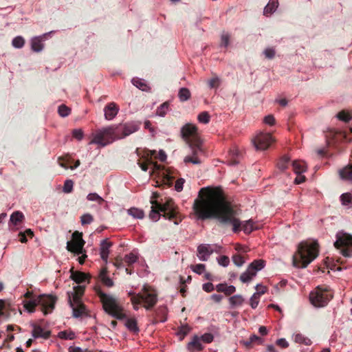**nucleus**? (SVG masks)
Masks as SVG:
<instances>
[{"instance_id": "1", "label": "nucleus", "mask_w": 352, "mask_h": 352, "mask_svg": "<svg viewBox=\"0 0 352 352\" xmlns=\"http://www.w3.org/2000/svg\"><path fill=\"white\" fill-rule=\"evenodd\" d=\"M216 219L222 226H232L236 233L243 230L245 234L257 229L252 219L243 223L236 218V212L228 202L221 190L209 187L199 190V219Z\"/></svg>"}, {"instance_id": "2", "label": "nucleus", "mask_w": 352, "mask_h": 352, "mask_svg": "<svg viewBox=\"0 0 352 352\" xmlns=\"http://www.w3.org/2000/svg\"><path fill=\"white\" fill-rule=\"evenodd\" d=\"M140 121H130L119 124H113L102 127L92 134V140L89 144H97L104 147L116 140L124 139L129 135L138 131L141 126Z\"/></svg>"}, {"instance_id": "3", "label": "nucleus", "mask_w": 352, "mask_h": 352, "mask_svg": "<svg viewBox=\"0 0 352 352\" xmlns=\"http://www.w3.org/2000/svg\"><path fill=\"white\" fill-rule=\"evenodd\" d=\"M96 293L99 297L105 313L111 317L122 320H125L124 325L129 331L138 333L140 329L138 326V321L135 318H127L124 313L123 307L112 296L104 293L100 287L95 288Z\"/></svg>"}, {"instance_id": "4", "label": "nucleus", "mask_w": 352, "mask_h": 352, "mask_svg": "<svg viewBox=\"0 0 352 352\" xmlns=\"http://www.w3.org/2000/svg\"><path fill=\"white\" fill-rule=\"evenodd\" d=\"M180 136L182 139L186 142L190 151L192 153V155H188L184 157V163L198 164V157L197 156L198 151L197 127L190 123L186 124L181 128Z\"/></svg>"}, {"instance_id": "5", "label": "nucleus", "mask_w": 352, "mask_h": 352, "mask_svg": "<svg viewBox=\"0 0 352 352\" xmlns=\"http://www.w3.org/2000/svg\"><path fill=\"white\" fill-rule=\"evenodd\" d=\"M152 206L149 213L150 219L157 221L162 216L166 219H176L178 215L177 208L173 199L165 197L161 201H151Z\"/></svg>"}, {"instance_id": "6", "label": "nucleus", "mask_w": 352, "mask_h": 352, "mask_svg": "<svg viewBox=\"0 0 352 352\" xmlns=\"http://www.w3.org/2000/svg\"><path fill=\"white\" fill-rule=\"evenodd\" d=\"M318 255L317 243L301 242L293 256V265L298 268L306 267Z\"/></svg>"}, {"instance_id": "7", "label": "nucleus", "mask_w": 352, "mask_h": 352, "mask_svg": "<svg viewBox=\"0 0 352 352\" xmlns=\"http://www.w3.org/2000/svg\"><path fill=\"white\" fill-rule=\"evenodd\" d=\"M56 299V297L52 295L41 294L25 302L24 308L28 312L33 313L36 307L41 306L43 314L47 315L54 309Z\"/></svg>"}, {"instance_id": "8", "label": "nucleus", "mask_w": 352, "mask_h": 352, "mask_svg": "<svg viewBox=\"0 0 352 352\" xmlns=\"http://www.w3.org/2000/svg\"><path fill=\"white\" fill-rule=\"evenodd\" d=\"M332 298V292L327 287L324 286H318L309 294L311 303L317 307H325Z\"/></svg>"}, {"instance_id": "9", "label": "nucleus", "mask_w": 352, "mask_h": 352, "mask_svg": "<svg viewBox=\"0 0 352 352\" xmlns=\"http://www.w3.org/2000/svg\"><path fill=\"white\" fill-rule=\"evenodd\" d=\"M140 297L142 303L146 310L151 309L157 302V294L156 291L151 286L144 285L141 292L137 294Z\"/></svg>"}, {"instance_id": "10", "label": "nucleus", "mask_w": 352, "mask_h": 352, "mask_svg": "<svg viewBox=\"0 0 352 352\" xmlns=\"http://www.w3.org/2000/svg\"><path fill=\"white\" fill-rule=\"evenodd\" d=\"M336 249L340 250V253L345 257L352 256V236L347 234H343L338 236L337 240L334 243Z\"/></svg>"}, {"instance_id": "11", "label": "nucleus", "mask_w": 352, "mask_h": 352, "mask_svg": "<svg viewBox=\"0 0 352 352\" xmlns=\"http://www.w3.org/2000/svg\"><path fill=\"white\" fill-rule=\"evenodd\" d=\"M72 237V241L67 242V250L77 255H80V254L85 252V250H84L85 241L82 239V233L79 232L78 231H75L73 232Z\"/></svg>"}, {"instance_id": "12", "label": "nucleus", "mask_w": 352, "mask_h": 352, "mask_svg": "<svg viewBox=\"0 0 352 352\" xmlns=\"http://www.w3.org/2000/svg\"><path fill=\"white\" fill-rule=\"evenodd\" d=\"M69 304L72 309V314L74 318H79L88 316L86 306L77 294H73L72 298L69 297Z\"/></svg>"}, {"instance_id": "13", "label": "nucleus", "mask_w": 352, "mask_h": 352, "mask_svg": "<svg viewBox=\"0 0 352 352\" xmlns=\"http://www.w3.org/2000/svg\"><path fill=\"white\" fill-rule=\"evenodd\" d=\"M274 141L272 134L260 133L252 140V143L256 150H266Z\"/></svg>"}, {"instance_id": "14", "label": "nucleus", "mask_w": 352, "mask_h": 352, "mask_svg": "<svg viewBox=\"0 0 352 352\" xmlns=\"http://www.w3.org/2000/svg\"><path fill=\"white\" fill-rule=\"evenodd\" d=\"M119 107L113 102L108 103L104 108V118L107 120H113L119 112Z\"/></svg>"}, {"instance_id": "15", "label": "nucleus", "mask_w": 352, "mask_h": 352, "mask_svg": "<svg viewBox=\"0 0 352 352\" xmlns=\"http://www.w3.org/2000/svg\"><path fill=\"white\" fill-rule=\"evenodd\" d=\"M47 35V34H44L41 36H35L32 38L30 41L31 49L32 51L35 52H40L44 48L43 41L44 38Z\"/></svg>"}, {"instance_id": "16", "label": "nucleus", "mask_w": 352, "mask_h": 352, "mask_svg": "<svg viewBox=\"0 0 352 352\" xmlns=\"http://www.w3.org/2000/svg\"><path fill=\"white\" fill-rule=\"evenodd\" d=\"M112 243L108 241L107 239H103L100 243V255L101 259L107 262L109 254V248L111 247Z\"/></svg>"}, {"instance_id": "17", "label": "nucleus", "mask_w": 352, "mask_h": 352, "mask_svg": "<svg viewBox=\"0 0 352 352\" xmlns=\"http://www.w3.org/2000/svg\"><path fill=\"white\" fill-rule=\"evenodd\" d=\"M218 333V329L215 326H212L208 329V332L204 333L199 337V341L205 343H210L213 341L214 336Z\"/></svg>"}, {"instance_id": "18", "label": "nucleus", "mask_w": 352, "mask_h": 352, "mask_svg": "<svg viewBox=\"0 0 352 352\" xmlns=\"http://www.w3.org/2000/svg\"><path fill=\"white\" fill-rule=\"evenodd\" d=\"M213 252L214 248L210 245H199V260L206 261Z\"/></svg>"}, {"instance_id": "19", "label": "nucleus", "mask_w": 352, "mask_h": 352, "mask_svg": "<svg viewBox=\"0 0 352 352\" xmlns=\"http://www.w3.org/2000/svg\"><path fill=\"white\" fill-rule=\"evenodd\" d=\"M70 278L78 284H86L89 281L88 275L81 272H72Z\"/></svg>"}, {"instance_id": "20", "label": "nucleus", "mask_w": 352, "mask_h": 352, "mask_svg": "<svg viewBox=\"0 0 352 352\" xmlns=\"http://www.w3.org/2000/svg\"><path fill=\"white\" fill-rule=\"evenodd\" d=\"M98 278L102 283L107 287H111L114 285L113 280L107 275V270L106 268L101 269Z\"/></svg>"}, {"instance_id": "21", "label": "nucleus", "mask_w": 352, "mask_h": 352, "mask_svg": "<svg viewBox=\"0 0 352 352\" xmlns=\"http://www.w3.org/2000/svg\"><path fill=\"white\" fill-rule=\"evenodd\" d=\"M131 83L143 91L148 92L151 90L150 86L146 83V81L144 79L134 77L131 79Z\"/></svg>"}, {"instance_id": "22", "label": "nucleus", "mask_w": 352, "mask_h": 352, "mask_svg": "<svg viewBox=\"0 0 352 352\" xmlns=\"http://www.w3.org/2000/svg\"><path fill=\"white\" fill-rule=\"evenodd\" d=\"M32 334L34 338L47 339L50 336V331L44 330L41 326L34 325Z\"/></svg>"}, {"instance_id": "23", "label": "nucleus", "mask_w": 352, "mask_h": 352, "mask_svg": "<svg viewBox=\"0 0 352 352\" xmlns=\"http://www.w3.org/2000/svg\"><path fill=\"white\" fill-rule=\"evenodd\" d=\"M23 219V214L20 211H15L10 216L9 226L11 227L12 225L16 226L18 223L22 222Z\"/></svg>"}, {"instance_id": "24", "label": "nucleus", "mask_w": 352, "mask_h": 352, "mask_svg": "<svg viewBox=\"0 0 352 352\" xmlns=\"http://www.w3.org/2000/svg\"><path fill=\"white\" fill-rule=\"evenodd\" d=\"M340 175L342 179L352 182V164L341 169Z\"/></svg>"}, {"instance_id": "25", "label": "nucleus", "mask_w": 352, "mask_h": 352, "mask_svg": "<svg viewBox=\"0 0 352 352\" xmlns=\"http://www.w3.org/2000/svg\"><path fill=\"white\" fill-rule=\"evenodd\" d=\"M232 35L228 32L223 31L221 34L220 46L227 48L231 43Z\"/></svg>"}, {"instance_id": "26", "label": "nucleus", "mask_w": 352, "mask_h": 352, "mask_svg": "<svg viewBox=\"0 0 352 352\" xmlns=\"http://www.w3.org/2000/svg\"><path fill=\"white\" fill-rule=\"evenodd\" d=\"M129 215L133 217L135 219H142L144 217V212L142 209L132 207L127 210Z\"/></svg>"}, {"instance_id": "27", "label": "nucleus", "mask_w": 352, "mask_h": 352, "mask_svg": "<svg viewBox=\"0 0 352 352\" xmlns=\"http://www.w3.org/2000/svg\"><path fill=\"white\" fill-rule=\"evenodd\" d=\"M190 330L191 328L188 324L182 325L178 328L175 335L179 338V340H182L190 333Z\"/></svg>"}, {"instance_id": "28", "label": "nucleus", "mask_w": 352, "mask_h": 352, "mask_svg": "<svg viewBox=\"0 0 352 352\" xmlns=\"http://www.w3.org/2000/svg\"><path fill=\"white\" fill-rule=\"evenodd\" d=\"M292 167L296 174H301L306 170V164L303 161H294Z\"/></svg>"}, {"instance_id": "29", "label": "nucleus", "mask_w": 352, "mask_h": 352, "mask_svg": "<svg viewBox=\"0 0 352 352\" xmlns=\"http://www.w3.org/2000/svg\"><path fill=\"white\" fill-rule=\"evenodd\" d=\"M58 337L65 340H73L76 338V334L73 331L65 330L60 331Z\"/></svg>"}, {"instance_id": "30", "label": "nucleus", "mask_w": 352, "mask_h": 352, "mask_svg": "<svg viewBox=\"0 0 352 352\" xmlns=\"http://www.w3.org/2000/svg\"><path fill=\"white\" fill-rule=\"evenodd\" d=\"M278 0H270L269 3L264 8V14H268L273 13L278 8Z\"/></svg>"}, {"instance_id": "31", "label": "nucleus", "mask_w": 352, "mask_h": 352, "mask_svg": "<svg viewBox=\"0 0 352 352\" xmlns=\"http://www.w3.org/2000/svg\"><path fill=\"white\" fill-rule=\"evenodd\" d=\"M294 340L296 343L303 344L307 346H309L312 343L311 340L309 338L305 337L301 333L295 334L294 336Z\"/></svg>"}, {"instance_id": "32", "label": "nucleus", "mask_w": 352, "mask_h": 352, "mask_svg": "<svg viewBox=\"0 0 352 352\" xmlns=\"http://www.w3.org/2000/svg\"><path fill=\"white\" fill-rule=\"evenodd\" d=\"M265 261L260 259V260H255L252 263L250 264L248 266V268L250 270H255V274H256V272L258 270H261L263 269L265 266Z\"/></svg>"}, {"instance_id": "33", "label": "nucleus", "mask_w": 352, "mask_h": 352, "mask_svg": "<svg viewBox=\"0 0 352 352\" xmlns=\"http://www.w3.org/2000/svg\"><path fill=\"white\" fill-rule=\"evenodd\" d=\"M255 275V270H250L248 267L247 270L241 275L240 280L243 283H248L250 281Z\"/></svg>"}, {"instance_id": "34", "label": "nucleus", "mask_w": 352, "mask_h": 352, "mask_svg": "<svg viewBox=\"0 0 352 352\" xmlns=\"http://www.w3.org/2000/svg\"><path fill=\"white\" fill-rule=\"evenodd\" d=\"M261 341L262 340L260 337L256 335H252L248 340L243 341V343L247 348H251L254 344H260Z\"/></svg>"}, {"instance_id": "35", "label": "nucleus", "mask_w": 352, "mask_h": 352, "mask_svg": "<svg viewBox=\"0 0 352 352\" xmlns=\"http://www.w3.org/2000/svg\"><path fill=\"white\" fill-rule=\"evenodd\" d=\"M169 108V102H165L160 104L156 109V115L160 117H164Z\"/></svg>"}, {"instance_id": "36", "label": "nucleus", "mask_w": 352, "mask_h": 352, "mask_svg": "<svg viewBox=\"0 0 352 352\" xmlns=\"http://www.w3.org/2000/svg\"><path fill=\"white\" fill-rule=\"evenodd\" d=\"M187 349L190 352H195L198 350V335H194L192 341L187 344Z\"/></svg>"}, {"instance_id": "37", "label": "nucleus", "mask_w": 352, "mask_h": 352, "mask_svg": "<svg viewBox=\"0 0 352 352\" xmlns=\"http://www.w3.org/2000/svg\"><path fill=\"white\" fill-rule=\"evenodd\" d=\"M232 307L241 306L244 302V298L241 295H234L229 298Z\"/></svg>"}, {"instance_id": "38", "label": "nucleus", "mask_w": 352, "mask_h": 352, "mask_svg": "<svg viewBox=\"0 0 352 352\" xmlns=\"http://www.w3.org/2000/svg\"><path fill=\"white\" fill-rule=\"evenodd\" d=\"M340 201L343 206L352 205V192L342 194L340 196Z\"/></svg>"}, {"instance_id": "39", "label": "nucleus", "mask_w": 352, "mask_h": 352, "mask_svg": "<svg viewBox=\"0 0 352 352\" xmlns=\"http://www.w3.org/2000/svg\"><path fill=\"white\" fill-rule=\"evenodd\" d=\"M337 118L342 121L348 122L352 119V111L348 112L342 110L338 113Z\"/></svg>"}, {"instance_id": "40", "label": "nucleus", "mask_w": 352, "mask_h": 352, "mask_svg": "<svg viewBox=\"0 0 352 352\" xmlns=\"http://www.w3.org/2000/svg\"><path fill=\"white\" fill-rule=\"evenodd\" d=\"M178 97L181 101H186L190 97V91L187 88H181L178 93Z\"/></svg>"}, {"instance_id": "41", "label": "nucleus", "mask_w": 352, "mask_h": 352, "mask_svg": "<svg viewBox=\"0 0 352 352\" xmlns=\"http://www.w3.org/2000/svg\"><path fill=\"white\" fill-rule=\"evenodd\" d=\"M25 40L21 36L14 37L12 41V45L14 48L21 49L24 46Z\"/></svg>"}, {"instance_id": "42", "label": "nucleus", "mask_w": 352, "mask_h": 352, "mask_svg": "<svg viewBox=\"0 0 352 352\" xmlns=\"http://www.w3.org/2000/svg\"><path fill=\"white\" fill-rule=\"evenodd\" d=\"M289 160H289V157L283 156V157H281L280 159V160L278 161V162L277 164L278 168L281 170H285L288 167V165L289 164Z\"/></svg>"}, {"instance_id": "43", "label": "nucleus", "mask_w": 352, "mask_h": 352, "mask_svg": "<svg viewBox=\"0 0 352 352\" xmlns=\"http://www.w3.org/2000/svg\"><path fill=\"white\" fill-rule=\"evenodd\" d=\"M192 210L193 212L190 213V217L195 222H198V197L194 200Z\"/></svg>"}, {"instance_id": "44", "label": "nucleus", "mask_w": 352, "mask_h": 352, "mask_svg": "<svg viewBox=\"0 0 352 352\" xmlns=\"http://www.w3.org/2000/svg\"><path fill=\"white\" fill-rule=\"evenodd\" d=\"M138 259V256L133 252L126 254L124 258V262L126 263L129 265H131L137 262Z\"/></svg>"}, {"instance_id": "45", "label": "nucleus", "mask_w": 352, "mask_h": 352, "mask_svg": "<svg viewBox=\"0 0 352 352\" xmlns=\"http://www.w3.org/2000/svg\"><path fill=\"white\" fill-rule=\"evenodd\" d=\"M87 199L91 201H97L99 204L104 201V199L96 192L89 193L87 196Z\"/></svg>"}, {"instance_id": "46", "label": "nucleus", "mask_w": 352, "mask_h": 352, "mask_svg": "<svg viewBox=\"0 0 352 352\" xmlns=\"http://www.w3.org/2000/svg\"><path fill=\"white\" fill-rule=\"evenodd\" d=\"M71 109L65 104H60L58 109V113L60 116L65 118L69 115Z\"/></svg>"}, {"instance_id": "47", "label": "nucleus", "mask_w": 352, "mask_h": 352, "mask_svg": "<svg viewBox=\"0 0 352 352\" xmlns=\"http://www.w3.org/2000/svg\"><path fill=\"white\" fill-rule=\"evenodd\" d=\"M94 217L89 213H85L80 217V223L82 226L90 224L93 222Z\"/></svg>"}, {"instance_id": "48", "label": "nucleus", "mask_w": 352, "mask_h": 352, "mask_svg": "<svg viewBox=\"0 0 352 352\" xmlns=\"http://www.w3.org/2000/svg\"><path fill=\"white\" fill-rule=\"evenodd\" d=\"M74 187V182L72 179H66L65 181L63 187V191L65 193H70L73 190Z\"/></svg>"}, {"instance_id": "49", "label": "nucleus", "mask_w": 352, "mask_h": 352, "mask_svg": "<svg viewBox=\"0 0 352 352\" xmlns=\"http://www.w3.org/2000/svg\"><path fill=\"white\" fill-rule=\"evenodd\" d=\"M72 137L78 141H81L84 138V132L81 129H74L72 131Z\"/></svg>"}, {"instance_id": "50", "label": "nucleus", "mask_w": 352, "mask_h": 352, "mask_svg": "<svg viewBox=\"0 0 352 352\" xmlns=\"http://www.w3.org/2000/svg\"><path fill=\"white\" fill-rule=\"evenodd\" d=\"M220 80L218 77H213L207 81V85L210 88H217L219 86Z\"/></svg>"}, {"instance_id": "51", "label": "nucleus", "mask_w": 352, "mask_h": 352, "mask_svg": "<svg viewBox=\"0 0 352 352\" xmlns=\"http://www.w3.org/2000/svg\"><path fill=\"white\" fill-rule=\"evenodd\" d=\"M210 120V116L208 112L203 111L199 113V123L208 124Z\"/></svg>"}, {"instance_id": "52", "label": "nucleus", "mask_w": 352, "mask_h": 352, "mask_svg": "<svg viewBox=\"0 0 352 352\" xmlns=\"http://www.w3.org/2000/svg\"><path fill=\"white\" fill-rule=\"evenodd\" d=\"M232 261H233V263L236 266H239V267L241 266L245 263L244 258L242 256H241L240 254L233 255Z\"/></svg>"}, {"instance_id": "53", "label": "nucleus", "mask_w": 352, "mask_h": 352, "mask_svg": "<svg viewBox=\"0 0 352 352\" xmlns=\"http://www.w3.org/2000/svg\"><path fill=\"white\" fill-rule=\"evenodd\" d=\"M260 297L258 296V294H254L250 298V306L252 309L256 308L258 305Z\"/></svg>"}, {"instance_id": "54", "label": "nucleus", "mask_w": 352, "mask_h": 352, "mask_svg": "<svg viewBox=\"0 0 352 352\" xmlns=\"http://www.w3.org/2000/svg\"><path fill=\"white\" fill-rule=\"evenodd\" d=\"M185 182V179L183 178H179L175 182V190L177 192H181L183 190L184 184Z\"/></svg>"}, {"instance_id": "55", "label": "nucleus", "mask_w": 352, "mask_h": 352, "mask_svg": "<svg viewBox=\"0 0 352 352\" xmlns=\"http://www.w3.org/2000/svg\"><path fill=\"white\" fill-rule=\"evenodd\" d=\"M218 263L219 265L226 267L230 263V258L227 256H221L219 258Z\"/></svg>"}, {"instance_id": "56", "label": "nucleus", "mask_w": 352, "mask_h": 352, "mask_svg": "<svg viewBox=\"0 0 352 352\" xmlns=\"http://www.w3.org/2000/svg\"><path fill=\"white\" fill-rule=\"evenodd\" d=\"M131 303L133 305V308L135 310H138L139 305L142 303L140 297H137V296H132L131 298Z\"/></svg>"}, {"instance_id": "57", "label": "nucleus", "mask_w": 352, "mask_h": 352, "mask_svg": "<svg viewBox=\"0 0 352 352\" xmlns=\"http://www.w3.org/2000/svg\"><path fill=\"white\" fill-rule=\"evenodd\" d=\"M276 344L283 349L287 348L289 346L288 342L285 338L278 339L276 342Z\"/></svg>"}, {"instance_id": "58", "label": "nucleus", "mask_w": 352, "mask_h": 352, "mask_svg": "<svg viewBox=\"0 0 352 352\" xmlns=\"http://www.w3.org/2000/svg\"><path fill=\"white\" fill-rule=\"evenodd\" d=\"M264 54H265L266 58H267L269 59H272L275 56V50L273 48H267L264 51Z\"/></svg>"}, {"instance_id": "59", "label": "nucleus", "mask_w": 352, "mask_h": 352, "mask_svg": "<svg viewBox=\"0 0 352 352\" xmlns=\"http://www.w3.org/2000/svg\"><path fill=\"white\" fill-rule=\"evenodd\" d=\"M264 122L272 126L275 124V118L272 115H268L264 118Z\"/></svg>"}, {"instance_id": "60", "label": "nucleus", "mask_w": 352, "mask_h": 352, "mask_svg": "<svg viewBox=\"0 0 352 352\" xmlns=\"http://www.w3.org/2000/svg\"><path fill=\"white\" fill-rule=\"evenodd\" d=\"M226 287L225 294L227 295V296H230V295L232 294L236 291V288L233 285H229L228 286L227 284H226V287Z\"/></svg>"}, {"instance_id": "61", "label": "nucleus", "mask_w": 352, "mask_h": 352, "mask_svg": "<svg viewBox=\"0 0 352 352\" xmlns=\"http://www.w3.org/2000/svg\"><path fill=\"white\" fill-rule=\"evenodd\" d=\"M256 289L257 290V292H256L255 294H258L259 297L261 295L264 294L267 291V288L265 287L259 285H256Z\"/></svg>"}, {"instance_id": "62", "label": "nucleus", "mask_w": 352, "mask_h": 352, "mask_svg": "<svg viewBox=\"0 0 352 352\" xmlns=\"http://www.w3.org/2000/svg\"><path fill=\"white\" fill-rule=\"evenodd\" d=\"M203 289L207 292L214 290V286L211 283H207L203 285Z\"/></svg>"}, {"instance_id": "63", "label": "nucleus", "mask_w": 352, "mask_h": 352, "mask_svg": "<svg viewBox=\"0 0 352 352\" xmlns=\"http://www.w3.org/2000/svg\"><path fill=\"white\" fill-rule=\"evenodd\" d=\"M158 159L160 161L164 162L167 159V155L163 150H160L158 153Z\"/></svg>"}, {"instance_id": "64", "label": "nucleus", "mask_w": 352, "mask_h": 352, "mask_svg": "<svg viewBox=\"0 0 352 352\" xmlns=\"http://www.w3.org/2000/svg\"><path fill=\"white\" fill-rule=\"evenodd\" d=\"M69 352H82V348L79 346H70L69 348Z\"/></svg>"}]
</instances>
